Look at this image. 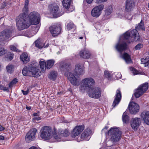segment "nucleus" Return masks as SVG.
<instances>
[{
  "label": "nucleus",
  "instance_id": "obj_29",
  "mask_svg": "<svg viewBox=\"0 0 149 149\" xmlns=\"http://www.w3.org/2000/svg\"><path fill=\"white\" fill-rule=\"evenodd\" d=\"M35 46L39 49L42 48L45 46L44 43L42 40L40 39H38L34 42Z\"/></svg>",
  "mask_w": 149,
  "mask_h": 149
},
{
  "label": "nucleus",
  "instance_id": "obj_26",
  "mask_svg": "<svg viewBox=\"0 0 149 149\" xmlns=\"http://www.w3.org/2000/svg\"><path fill=\"white\" fill-rule=\"evenodd\" d=\"M21 60L24 63L26 64L29 62L30 60L29 58L28 54L26 52L22 53L20 56Z\"/></svg>",
  "mask_w": 149,
  "mask_h": 149
},
{
  "label": "nucleus",
  "instance_id": "obj_15",
  "mask_svg": "<svg viewBox=\"0 0 149 149\" xmlns=\"http://www.w3.org/2000/svg\"><path fill=\"white\" fill-rule=\"evenodd\" d=\"M141 120L140 118H132L131 121V126L135 131H136L141 123Z\"/></svg>",
  "mask_w": 149,
  "mask_h": 149
},
{
  "label": "nucleus",
  "instance_id": "obj_21",
  "mask_svg": "<svg viewBox=\"0 0 149 149\" xmlns=\"http://www.w3.org/2000/svg\"><path fill=\"white\" fill-rule=\"evenodd\" d=\"M69 75L68 79L72 84L74 86H78L80 84V83L78 80L73 74L70 73Z\"/></svg>",
  "mask_w": 149,
  "mask_h": 149
},
{
  "label": "nucleus",
  "instance_id": "obj_7",
  "mask_svg": "<svg viewBox=\"0 0 149 149\" xmlns=\"http://www.w3.org/2000/svg\"><path fill=\"white\" fill-rule=\"evenodd\" d=\"M52 129L48 126H45L40 130V136L44 139H49L51 137Z\"/></svg>",
  "mask_w": 149,
  "mask_h": 149
},
{
  "label": "nucleus",
  "instance_id": "obj_55",
  "mask_svg": "<svg viewBox=\"0 0 149 149\" xmlns=\"http://www.w3.org/2000/svg\"><path fill=\"white\" fill-rule=\"evenodd\" d=\"M39 112L38 111L37 113H35L33 114V115L34 116H39Z\"/></svg>",
  "mask_w": 149,
  "mask_h": 149
},
{
  "label": "nucleus",
  "instance_id": "obj_27",
  "mask_svg": "<svg viewBox=\"0 0 149 149\" xmlns=\"http://www.w3.org/2000/svg\"><path fill=\"white\" fill-rule=\"evenodd\" d=\"M80 56L84 58H88L91 56V54L88 51L86 50H81L79 53Z\"/></svg>",
  "mask_w": 149,
  "mask_h": 149
},
{
  "label": "nucleus",
  "instance_id": "obj_43",
  "mask_svg": "<svg viewBox=\"0 0 149 149\" xmlns=\"http://www.w3.org/2000/svg\"><path fill=\"white\" fill-rule=\"evenodd\" d=\"M143 47V44L142 43H139L134 47V49L136 50H140Z\"/></svg>",
  "mask_w": 149,
  "mask_h": 149
},
{
  "label": "nucleus",
  "instance_id": "obj_5",
  "mask_svg": "<svg viewBox=\"0 0 149 149\" xmlns=\"http://www.w3.org/2000/svg\"><path fill=\"white\" fill-rule=\"evenodd\" d=\"M148 87V85L147 82L140 85L137 88L135 89L134 95L136 98H139L146 92Z\"/></svg>",
  "mask_w": 149,
  "mask_h": 149
},
{
  "label": "nucleus",
  "instance_id": "obj_49",
  "mask_svg": "<svg viewBox=\"0 0 149 149\" xmlns=\"http://www.w3.org/2000/svg\"><path fill=\"white\" fill-rule=\"evenodd\" d=\"M29 88H27L26 91H24L23 90H22V92L23 94L24 95H26L29 93Z\"/></svg>",
  "mask_w": 149,
  "mask_h": 149
},
{
  "label": "nucleus",
  "instance_id": "obj_48",
  "mask_svg": "<svg viewBox=\"0 0 149 149\" xmlns=\"http://www.w3.org/2000/svg\"><path fill=\"white\" fill-rule=\"evenodd\" d=\"M13 54L10 52H8V54L7 57L8 58L9 60H11L13 58Z\"/></svg>",
  "mask_w": 149,
  "mask_h": 149
},
{
  "label": "nucleus",
  "instance_id": "obj_62",
  "mask_svg": "<svg viewBox=\"0 0 149 149\" xmlns=\"http://www.w3.org/2000/svg\"><path fill=\"white\" fill-rule=\"evenodd\" d=\"M108 128V127L107 126H105V127L102 130V131H103L104 130L106 129L107 130V129Z\"/></svg>",
  "mask_w": 149,
  "mask_h": 149
},
{
  "label": "nucleus",
  "instance_id": "obj_25",
  "mask_svg": "<svg viewBox=\"0 0 149 149\" xmlns=\"http://www.w3.org/2000/svg\"><path fill=\"white\" fill-rule=\"evenodd\" d=\"M92 133L91 130L90 129H87L81 134V139L87 140V138L90 136Z\"/></svg>",
  "mask_w": 149,
  "mask_h": 149
},
{
  "label": "nucleus",
  "instance_id": "obj_19",
  "mask_svg": "<svg viewBox=\"0 0 149 149\" xmlns=\"http://www.w3.org/2000/svg\"><path fill=\"white\" fill-rule=\"evenodd\" d=\"M135 6L134 0H126L125 2V10L129 12L132 11Z\"/></svg>",
  "mask_w": 149,
  "mask_h": 149
},
{
  "label": "nucleus",
  "instance_id": "obj_38",
  "mask_svg": "<svg viewBox=\"0 0 149 149\" xmlns=\"http://www.w3.org/2000/svg\"><path fill=\"white\" fill-rule=\"evenodd\" d=\"M29 3V0H25L24 3V5L23 8V10L24 11L27 12L29 11L28 5Z\"/></svg>",
  "mask_w": 149,
  "mask_h": 149
},
{
  "label": "nucleus",
  "instance_id": "obj_32",
  "mask_svg": "<svg viewBox=\"0 0 149 149\" xmlns=\"http://www.w3.org/2000/svg\"><path fill=\"white\" fill-rule=\"evenodd\" d=\"M55 61L53 60H49L47 61L46 68L47 69H50L54 65Z\"/></svg>",
  "mask_w": 149,
  "mask_h": 149
},
{
  "label": "nucleus",
  "instance_id": "obj_23",
  "mask_svg": "<svg viewBox=\"0 0 149 149\" xmlns=\"http://www.w3.org/2000/svg\"><path fill=\"white\" fill-rule=\"evenodd\" d=\"M70 68L71 64L70 63L62 62L60 63V68L62 71L68 72Z\"/></svg>",
  "mask_w": 149,
  "mask_h": 149
},
{
  "label": "nucleus",
  "instance_id": "obj_4",
  "mask_svg": "<svg viewBox=\"0 0 149 149\" xmlns=\"http://www.w3.org/2000/svg\"><path fill=\"white\" fill-rule=\"evenodd\" d=\"M137 34H139L138 31L136 29H133L130 32L127 31L123 35V39L129 43L133 42L134 40H139L140 37L137 36Z\"/></svg>",
  "mask_w": 149,
  "mask_h": 149
},
{
  "label": "nucleus",
  "instance_id": "obj_39",
  "mask_svg": "<svg viewBox=\"0 0 149 149\" xmlns=\"http://www.w3.org/2000/svg\"><path fill=\"white\" fill-rule=\"evenodd\" d=\"M138 27L141 29L143 31L145 30V28L142 20H141L140 22L138 24V26L136 27L135 28L137 29Z\"/></svg>",
  "mask_w": 149,
  "mask_h": 149
},
{
  "label": "nucleus",
  "instance_id": "obj_30",
  "mask_svg": "<svg viewBox=\"0 0 149 149\" xmlns=\"http://www.w3.org/2000/svg\"><path fill=\"white\" fill-rule=\"evenodd\" d=\"M58 134L61 137H67L70 134V132L67 130H60L58 131Z\"/></svg>",
  "mask_w": 149,
  "mask_h": 149
},
{
  "label": "nucleus",
  "instance_id": "obj_59",
  "mask_svg": "<svg viewBox=\"0 0 149 149\" xmlns=\"http://www.w3.org/2000/svg\"><path fill=\"white\" fill-rule=\"evenodd\" d=\"M4 140V137L3 136L0 135V140Z\"/></svg>",
  "mask_w": 149,
  "mask_h": 149
},
{
  "label": "nucleus",
  "instance_id": "obj_6",
  "mask_svg": "<svg viewBox=\"0 0 149 149\" xmlns=\"http://www.w3.org/2000/svg\"><path fill=\"white\" fill-rule=\"evenodd\" d=\"M29 22L31 24L37 25L40 21V16L37 12L33 11L31 12L29 15Z\"/></svg>",
  "mask_w": 149,
  "mask_h": 149
},
{
  "label": "nucleus",
  "instance_id": "obj_53",
  "mask_svg": "<svg viewBox=\"0 0 149 149\" xmlns=\"http://www.w3.org/2000/svg\"><path fill=\"white\" fill-rule=\"evenodd\" d=\"M132 68V72L133 73V74L134 75L137 74H138V71L133 68Z\"/></svg>",
  "mask_w": 149,
  "mask_h": 149
},
{
  "label": "nucleus",
  "instance_id": "obj_58",
  "mask_svg": "<svg viewBox=\"0 0 149 149\" xmlns=\"http://www.w3.org/2000/svg\"><path fill=\"white\" fill-rule=\"evenodd\" d=\"M86 2L88 3H91L93 1V0H86Z\"/></svg>",
  "mask_w": 149,
  "mask_h": 149
},
{
  "label": "nucleus",
  "instance_id": "obj_33",
  "mask_svg": "<svg viewBox=\"0 0 149 149\" xmlns=\"http://www.w3.org/2000/svg\"><path fill=\"white\" fill-rule=\"evenodd\" d=\"M57 73L56 72L52 71L51 72L48 76L49 78L53 80H55L56 78Z\"/></svg>",
  "mask_w": 149,
  "mask_h": 149
},
{
  "label": "nucleus",
  "instance_id": "obj_2",
  "mask_svg": "<svg viewBox=\"0 0 149 149\" xmlns=\"http://www.w3.org/2000/svg\"><path fill=\"white\" fill-rule=\"evenodd\" d=\"M22 73L24 76L38 77L40 75L41 72H39L36 68L28 66L24 68L22 70Z\"/></svg>",
  "mask_w": 149,
  "mask_h": 149
},
{
  "label": "nucleus",
  "instance_id": "obj_45",
  "mask_svg": "<svg viewBox=\"0 0 149 149\" xmlns=\"http://www.w3.org/2000/svg\"><path fill=\"white\" fill-rule=\"evenodd\" d=\"M17 82V79L16 78L14 79L11 81L9 84V86L10 87H11L12 85L14 84H16Z\"/></svg>",
  "mask_w": 149,
  "mask_h": 149
},
{
  "label": "nucleus",
  "instance_id": "obj_37",
  "mask_svg": "<svg viewBox=\"0 0 149 149\" xmlns=\"http://www.w3.org/2000/svg\"><path fill=\"white\" fill-rule=\"evenodd\" d=\"M129 117V116L126 115L124 112L122 116V120L124 123H127L128 122Z\"/></svg>",
  "mask_w": 149,
  "mask_h": 149
},
{
  "label": "nucleus",
  "instance_id": "obj_18",
  "mask_svg": "<svg viewBox=\"0 0 149 149\" xmlns=\"http://www.w3.org/2000/svg\"><path fill=\"white\" fill-rule=\"evenodd\" d=\"M121 93L120 88L118 89L116 92V95H115V98L114 99L112 104V106L113 107L118 105L121 99Z\"/></svg>",
  "mask_w": 149,
  "mask_h": 149
},
{
  "label": "nucleus",
  "instance_id": "obj_41",
  "mask_svg": "<svg viewBox=\"0 0 149 149\" xmlns=\"http://www.w3.org/2000/svg\"><path fill=\"white\" fill-rule=\"evenodd\" d=\"M13 68V66L12 65H8L6 67L7 71L10 73H12Z\"/></svg>",
  "mask_w": 149,
  "mask_h": 149
},
{
  "label": "nucleus",
  "instance_id": "obj_64",
  "mask_svg": "<svg viewBox=\"0 0 149 149\" xmlns=\"http://www.w3.org/2000/svg\"><path fill=\"white\" fill-rule=\"evenodd\" d=\"M83 37H79V38L80 39H82L83 38Z\"/></svg>",
  "mask_w": 149,
  "mask_h": 149
},
{
  "label": "nucleus",
  "instance_id": "obj_36",
  "mask_svg": "<svg viewBox=\"0 0 149 149\" xmlns=\"http://www.w3.org/2000/svg\"><path fill=\"white\" fill-rule=\"evenodd\" d=\"M113 9L111 6H109L106 8L105 11V15L108 16L109 15L112 13Z\"/></svg>",
  "mask_w": 149,
  "mask_h": 149
},
{
  "label": "nucleus",
  "instance_id": "obj_35",
  "mask_svg": "<svg viewBox=\"0 0 149 149\" xmlns=\"http://www.w3.org/2000/svg\"><path fill=\"white\" fill-rule=\"evenodd\" d=\"M141 63L144 64L145 67L149 65V57L148 58H142L141 59Z\"/></svg>",
  "mask_w": 149,
  "mask_h": 149
},
{
  "label": "nucleus",
  "instance_id": "obj_60",
  "mask_svg": "<svg viewBox=\"0 0 149 149\" xmlns=\"http://www.w3.org/2000/svg\"><path fill=\"white\" fill-rule=\"evenodd\" d=\"M26 108L27 110H29L31 109V107H28L26 106Z\"/></svg>",
  "mask_w": 149,
  "mask_h": 149
},
{
  "label": "nucleus",
  "instance_id": "obj_57",
  "mask_svg": "<svg viewBox=\"0 0 149 149\" xmlns=\"http://www.w3.org/2000/svg\"><path fill=\"white\" fill-rule=\"evenodd\" d=\"M5 128L1 125H0V131H1L4 130Z\"/></svg>",
  "mask_w": 149,
  "mask_h": 149
},
{
  "label": "nucleus",
  "instance_id": "obj_17",
  "mask_svg": "<svg viewBox=\"0 0 149 149\" xmlns=\"http://www.w3.org/2000/svg\"><path fill=\"white\" fill-rule=\"evenodd\" d=\"M120 38L119 41L116 45L115 48L117 51L121 53L125 51L127 49V45L125 42L120 44Z\"/></svg>",
  "mask_w": 149,
  "mask_h": 149
},
{
  "label": "nucleus",
  "instance_id": "obj_24",
  "mask_svg": "<svg viewBox=\"0 0 149 149\" xmlns=\"http://www.w3.org/2000/svg\"><path fill=\"white\" fill-rule=\"evenodd\" d=\"M84 73V70L81 65H77L75 66L74 70L75 76H78V75H83Z\"/></svg>",
  "mask_w": 149,
  "mask_h": 149
},
{
  "label": "nucleus",
  "instance_id": "obj_16",
  "mask_svg": "<svg viewBox=\"0 0 149 149\" xmlns=\"http://www.w3.org/2000/svg\"><path fill=\"white\" fill-rule=\"evenodd\" d=\"M84 129V125H83L76 126L73 130L71 133L72 137H75L80 134Z\"/></svg>",
  "mask_w": 149,
  "mask_h": 149
},
{
  "label": "nucleus",
  "instance_id": "obj_10",
  "mask_svg": "<svg viewBox=\"0 0 149 149\" xmlns=\"http://www.w3.org/2000/svg\"><path fill=\"white\" fill-rule=\"evenodd\" d=\"M49 31L53 37L57 36L61 33V25L57 24L51 26L49 27Z\"/></svg>",
  "mask_w": 149,
  "mask_h": 149
},
{
  "label": "nucleus",
  "instance_id": "obj_46",
  "mask_svg": "<svg viewBox=\"0 0 149 149\" xmlns=\"http://www.w3.org/2000/svg\"><path fill=\"white\" fill-rule=\"evenodd\" d=\"M7 52V50L3 47L0 48V56L5 54Z\"/></svg>",
  "mask_w": 149,
  "mask_h": 149
},
{
  "label": "nucleus",
  "instance_id": "obj_9",
  "mask_svg": "<svg viewBox=\"0 0 149 149\" xmlns=\"http://www.w3.org/2000/svg\"><path fill=\"white\" fill-rule=\"evenodd\" d=\"M50 13L54 17H59L64 13V11H60L58 6L56 5H51L50 6Z\"/></svg>",
  "mask_w": 149,
  "mask_h": 149
},
{
  "label": "nucleus",
  "instance_id": "obj_61",
  "mask_svg": "<svg viewBox=\"0 0 149 149\" xmlns=\"http://www.w3.org/2000/svg\"><path fill=\"white\" fill-rule=\"evenodd\" d=\"M58 95H61V94H63V92H58L57 93Z\"/></svg>",
  "mask_w": 149,
  "mask_h": 149
},
{
  "label": "nucleus",
  "instance_id": "obj_52",
  "mask_svg": "<svg viewBox=\"0 0 149 149\" xmlns=\"http://www.w3.org/2000/svg\"><path fill=\"white\" fill-rule=\"evenodd\" d=\"M95 2L97 3H102L106 2L107 0H95Z\"/></svg>",
  "mask_w": 149,
  "mask_h": 149
},
{
  "label": "nucleus",
  "instance_id": "obj_40",
  "mask_svg": "<svg viewBox=\"0 0 149 149\" xmlns=\"http://www.w3.org/2000/svg\"><path fill=\"white\" fill-rule=\"evenodd\" d=\"M87 89H88V87L84 83H83V84L80 86V90L81 91L84 92V91L86 90Z\"/></svg>",
  "mask_w": 149,
  "mask_h": 149
},
{
  "label": "nucleus",
  "instance_id": "obj_14",
  "mask_svg": "<svg viewBox=\"0 0 149 149\" xmlns=\"http://www.w3.org/2000/svg\"><path fill=\"white\" fill-rule=\"evenodd\" d=\"M12 31L10 29H5L0 33V40L4 41L11 36Z\"/></svg>",
  "mask_w": 149,
  "mask_h": 149
},
{
  "label": "nucleus",
  "instance_id": "obj_20",
  "mask_svg": "<svg viewBox=\"0 0 149 149\" xmlns=\"http://www.w3.org/2000/svg\"><path fill=\"white\" fill-rule=\"evenodd\" d=\"M82 83H84L88 87V90L91 88V86L95 83V81L92 78H87L82 80Z\"/></svg>",
  "mask_w": 149,
  "mask_h": 149
},
{
  "label": "nucleus",
  "instance_id": "obj_13",
  "mask_svg": "<svg viewBox=\"0 0 149 149\" xmlns=\"http://www.w3.org/2000/svg\"><path fill=\"white\" fill-rule=\"evenodd\" d=\"M104 7V5L103 4L95 7L91 10L92 16L94 17H98L100 15Z\"/></svg>",
  "mask_w": 149,
  "mask_h": 149
},
{
  "label": "nucleus",
  "instance_id": "obj_31",
  "mask_svg": "<svg viewBox=\"0 0 149 149\" xmlns=\"http://www.w3.org/2000/svg\"><path fill=\"white\" fill-rule=\"evenodd\" d=\"M72 0H63L62 3L63 6L66 9H68L70 7Z\"/></svg>",
  "mask_w": 149,
  "mask_h": 149
},
{
  "label": "nucleus",
  "instance_id": "obj_42",
  "mask_svg": "<svg viewBox=\"0 0 149 149\" xmlns=\"http://www.w3.org/2000/svg\"><path fill=\"white\" fill-rule=\"evenodd\" d=\"M74 26V24L71 22H70L67 24V28L68 30H70L72 29Z\"/></svg>",
  "mask_w": 149,
  "mask_h": 149
},
{
  "label": "nucleus",
  "instance_id": "obj_44",
  "mask_svg": "<svg viewBox=\"0 0 149 149\" xmlns=\"http://www.w3.org/2000/svg\"><path fill=\"white\" fill-rule=\"evenodd\" d=\"M54 138L57 141H61V136L59 134H58V135L55 134L54 136Z\"/></svg>",
  "mask_w": 149,
  "mask_h": 149
},
{
  "label": "nucleus",
  "instance_id": "obj_11",
  "mask_svg": "<svg viewBox=\"0 0 149 149\" xmlns=\"http://www.w3.org/2000/svg\"><path fill=\"white\" fill-rule=\"evenodd\" d=\"M37 132V129L33 128L30 130L26 134L25 139L26 142L29 143L34 140L36 132Z\"/></svg>",
  "mask_w": 149,
  "mask_h": 149
},
{
  "label": "nucleus",
  "instance_id": "obj_1",
  "mask_svg": "<svg viewBox=\"0 0 149 149\" xmlns=\"http://www.w3.org/2000/svg\"><path fill=\"white\" fill-rule=\"evenodd\" d=\"M22 11L23 13L19 16V19L16 22L17 26L19 30L27 28L31 24L27 15L28 11H24L23 9Z\"/></svg>",
  "mask_w": 149,
  "mask_h": 149
},
{
  "label": "nucleus",
  "instance_id": "obj_63",
  "mask_svg": "<svg viewBox=\"0 0 149 149\" xmlns=\"http://www.w3.org/2000/svg\"><path fill=\"white\" fill-rule=\"evenodd\" d=\"M49 44H47L45 46H44V47H47L49 46Z\"/></svg>",
  "mask_w": 149,
  "mask_h": 149
},
{
  "label": "nucleus",
  "instance_id": "obj_51",
  "mask_svg": "<svg viewBox=\"0 0 149 149\" xmlns=\"http://www.w3.org/2000/svg\"><path fill=\"white\" fill-rule=\"evenodd\" d=\"M10 48L11 50L12 51L16 52L17 51V49L16 48V47L14 46L13 45L10 46Z\"/></svg>",
  "mask_w": 149,
  "mask_h": 149
},
{
  "label": "nucleus",
  "instance_id": "obj_54",
  "mask_svg": "<svg viewBox=\"0 0 149 149\" xmlns=\"http://www.w3.org/2000/svg\"><path fill=\"white\" fill-rule=\"evenodd\" d=\"M6 6V2H4L1 6V8H5Z\"/></svg>",
  "mask_w": 149,
  "mask_h": 149
},
{
  "label": "nucleus",
  "instance_id": "obj_47",
  "mask_svg": "<svg viewBox=\"0 0 149 149\" xmlns=\"http://www.w3.org/2000/svg\"><path fill=\"white\" fill-rule=\"evenodd\" d=\"M104 75L105 77L108 78H110L111 74L109 72L105 70L104 72Z\"/></svg>",
  "mask_w": 149,
  "mask_h": 149
},
{
  "label": "nucleus",
  "instance_id": "obj_50",
  "mask_svg": "<svg viewBox=\"0 0 149 149\" xmlns=\"http://www.w3.org/2000/svg\"><path fill=\"white\" fill-rule=\"evenodd\" d=\"M0 89L4 91H7L8 90V88H7L1 85H0Z\"/></svg>",
  "mask_w": 149,
  "mask_h": 149
},
{
  "label": "nucleus",
  "instance_id": "obj_8",
  "mask_svg": "<svg viewBox=\"0 0 149 149\" xmlns=\"http://www.w3.org/2000/svg\"><path fill=\"white\" fill-rule=\"evenodd\" d=\"M101 90L98 87L92 88L88 91V95L91 97L98 99L101 96Z\"/></svg>",
  "mask_w": 149,
  "mask_h": 149
},
{
  "label": "nucleus",
  "instance_id": "obj_3",
  "mask_svg": "<svg viewBox=\"0 0 149 149\" xmlns=\"http://www.w3.org/2000/svg\"><path fill=\"white\" fill-rule=\"evenodd\" d=\"M122 133V132L117 128H111L107 132V134L113 142H117L120 141Z\"/></svg>",
  "mask_w": 149,
  "mask_h": 149
},
{
  "label": "nucleus",
  "instance_id": "obj_22",
  "mask_svg": "<svg viewBox=\"0 0 149 149\" xmlns=\"http://www.w3.org/2000/svg\"><path fill=\"white\" fill-rule=\"evenodd\" d=\"M141 120L146 124L149 125V111H144L141 115Z\"/></svg>",
  "mask_w": 149,
  "mask_h": 149
},
{
  "label": "nucleus",
  "instance_id": "obj_12",
  "mask_svg": "<svg viewBox=\"0 0 149 149\" xmlns=\"http://www.w3.org/2000/svg\"><path fill=\"white\" fill-rule=\"evenodd\" d=\"M128 108L130 113L132 114H136L139 110V104L133 102L130 103Z\"/></svg>",
  "mask_w": 149,
  "mask_h": 149
},
{
  "label": "nucleus",
  "instance_id": "obj_56",
  "mask_svg": "<svg viewBox=\"0 0 149 149\" xmlns=\"http://www.w3.org/2000/svg\"><path fill=\"white\" fill-rule=\"evenodd\" d=\"M33 119L37 120H41V118L40 117H34Z\"/></svg>",
  "mask_w": 149,
  "mask_h": 149
},
{
  "label": "nucleus",
  "instance_id": "obj_28",
  "mask_svg": "<svg viewBox=\"0 0 149 149\" xmlns=\"http://www.w3.org/2000/svg\"><path fill=\"white\" fill-rule=\"evenodd\" d=\"M122 57L127 63H130L132 62L130 56L127 53H124L122 55Z\"/></svg>",
  "mask_w": 149,
  "mask_h": 149
},
{
  "label": "nucleus",
  "instance_id": "obj_34",
  "mask_svg": "<svg viewBox=\"0 0 149 149\" xmlns=\"http://www.w3.org/2000/svg\"><path fill=\"white\" fill-rule=\"evenodd\" d=\"M41 70L42 72H45L46 68V63L44 61H40L39 62Z\"/></svg>",
  "mask_w": 149,
  "mask_h": 149
}]
</instances>
